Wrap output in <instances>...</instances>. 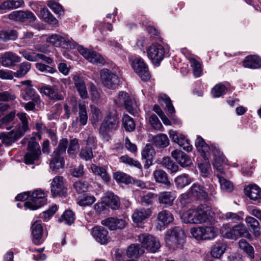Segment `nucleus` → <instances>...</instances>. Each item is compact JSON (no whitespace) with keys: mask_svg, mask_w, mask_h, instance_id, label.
Returning <instances> with one entry per match:
<instances>
[{"mask_svg":"<svg viewBox=\"0 0 261 261\" xmlns=\"http://www.w3.org/2000/svg\"><path fill=\"white\" fill-rule=\"evenodd\" d=\"M195 146L203 159L209 158L211 152L214 156L213 165L221 174L224 173L223 168V164L225 163L226 159L223 153L216 146L210 147L200 136L197 137L195 141Z\"/></svg>","mask_w":261,"mask_h":261,"instance_id":"obj_1","label":"nucleus"},{"mask_svg":"<svg viewBox=\"0 0 261 261\" xmlns=\"http://www.w3.org/2000/svg\"><path fill=\"white\" fill-rule=\"evenodd\" d=\"M207 219V212L204 210L203 205L199 206L196 209H190L183 213L182 221L185 223L200 224Z\"/></svg>","mask_w":261,"mask_h":261,"instance_id":"obj_2","label":"nucleus"},{"mask_svg":"<svg viewBox=\"0 0 261 261\" xmlns=\"http://www.w3.org/2000/svg\"><path fill=\"white\" fill-rule=\"evenodd\" d=\"M221 232L224 238L232 240H237L242 237L247 239H250L251 237L246 226L242 224L236 225L232 227L225 225L221 229Z\"/></svg>","mask_w":261,"mask_h":261,"instance_id":"obj_3","label":"nucleus"},{"mask_svg":"<svg viewBox=\"0 0 261 261\" xmlns=\"http://www.w3.org/2000/svg\"><path fill=\"white\" fill-rule=\"evenodd\" d=\"M185 237V233L182 228L174 226L167 231L165 239L167 245L174 249L179 247Z\"/></svg>","mask_w":261,"mask_h":261,"instance_id":"obj_4","label":"nucleus"},{"mask_svg":"<svg viewBox=\"0 0 261 261\" xmlns=\"http://www.w3.org/2000/svg\"><path fill=\"white\" fill-rule=\"evenodd\" d=\"M118 114L115 110L110 111L101 123L99 128V133L103 136L108 135V132L115 130L119 127Z\"/></svg>","mask_w":261,"mask_h":261,"instance_id":"obj_5","label":"nucleus"},{"mask_svg":"<svg viewBox=\"0 0 261 261\" xmlns=\"http://www.w3.org/2000/svg\"><path fill=\"white\" fill-rule=\"evenodd\" d=\"M45 193L41 190H36L31 193L30 199L26 201L24 206L31 210H35L45 204Z\"/></svg>","mask_w":261,"mask_h":261,"instance_id":"obj_6","label":"nucleus"},{"mask_svg":"<svg viewBox=\"0 0 261 261\" xmlns=\"http://www.w3.org/2000/svg\"><path fill=\"white\" fill-rule=\"evenodd\" d=\"M138 240L142 247L152 253L156 252L161 247L159 240L149 234L143 233L139 235Z\"/></svg>","mask_w":261,"mask_h":261,"instance_id":"obj_7","label":"nucleus"},{"mask_svg":"<svg viewBox=\"0 0 261 261\" xmlns=\"http://www.w3.org/2000/svg\"><path fill=\"white\" fill-rule=\"evenodd\" d=\"M147 56L152 63L159 65L165 56L164 47L158 43L152 44L147 49Z\"/></svg>","mask_w":261,"mask_h":261,"instance_id":"obj_8","label":"nucleus"},{"mask_svg":"<svg viewBox=\"0 0 261 261\" xmlns=\"http://www.w3.org/2000/svg\"><path fill=\"white\" fill-rule=\"evenodd\" d=\"M77 50L80 54L90 62L98 66H103L106 61L104 58L96 51L79 46Z\"/></svg>","mask_w":261,"mask_h":261,"instance_id":"obj_9","label":"nucleus"},{"mask_svg":"<svg viewBox=\"0 0 261 261\" xmlns=\"http://www.w3.org/2000/svg\"><path fill=\"white\" fill-rule=\"evenodd\" d=\"M27 149L28 152L24 156L25 163L33 164L39 159L41 155L39 144L34 140H31L29 142Z\"/></svg>","mask_w":261,"mask_h":261,"instance_id":"obj_10","label":"nucleus"},{"mask_svg":"<svg viewBox=\"0 0 261 261\" xmlns=\"http://www.w3.org/2000/svg\"><path fill=\"white\" fill-rule=\"evenodd\" d=\"M132 66L135 72L143 81H147L150 77V74L147 65L143 59L137 57L134 59Z\"/></svg>","mask_w":261,"mask_h":261,"instance_id":"obj_11","label":"nucleus"},{"mask_svg":"<svg viewBox=\"0 0 261 261\" xmlns=\"http://www.w3.org/2000/svg\"><path fill=\"white\" fill-rule=\"evenodd\" d=\"M100 77L102 83L108 88L114 89L119 84L117 75L108 69L104 68L101 70Z\"/></svg>","mask_w":261,"mask_h":261,"instance_id":"obj_12","label":"nucleus"},{"mask_svg":"<svg viewBox=\"0 0 261 261\" xmlns=\"http://www.w3.org/2000/svg\"><path fill=\"white\" fill-rule=\"evenodd\" d=\"M115 102L119 106L124 105L128 113L134 115L136 112V108L129 94L125 92H120Z\"/></svg>","mask_w":261,"mask_h":261,"instance_id":"obj_13","label":"nucleus"},{"mask_svg":"<svg viewBox=\"0 0 261 261\" xmlns=\"http://www.w3.org/2000/svg\"><path fill=\"white\" fill-rule=\"evenodd\" d=\"M51 192L54 196H65L67 189L62 176H56L51 184Z\"/></svg>","mask_w":261,"mask_h":261,"instance_id":"obj_14","label":"nucleus"},{"mask_svg":"<svg viewBox=\"0 0 261 261\" xmlns=\"http://www.w3.org/2000/svg\"><path fill=\"white\" fill-rule=\"evenodd\" d=\"M8 18L11 20L22 22H33L36 20V17L34 14L29 11H14L8 15Z\"/></svg>","mask_w":261,"mask_h":261,"instance_id":"obj_15","label":"nucleus"},{"mask_svg":"<svg viewBox=\"0 0 261 261\" xmlns=\"http://www.w3.org/2000/svg\"><path fill=\"white\" fill-rule=\"evenodd\" d=\"M152 212L149 208H138L135 210L133 215V221L139 226V224L148 218L151 215Z\"/></svg>","mask_w":261,"mask_h":261,"instance_id":"obj_16","label":"nucleus"},{"mask_svg":"<svg viewBox=\"0 0 261 261\" xmlns=\"http://www.w3.org/2000/svg\"><path fill=\"white\" fill-rule=\"evenodd\" d=\"M46 41L55 47L61 46L65 48L71 47V43L67 39L57 34L48 36L46 38Z\"/></svg>","mask_w":261,"mask_h":261,"instance_id":"obj_17","label":"nucleus"},{"mask_svg":"<svg viewBox=\"0 0 261 261\" xmlns=\"http://www.w3.org/2000/svg\"><path fill=\"white\" fill-rule=\"evenodd\" d=\"M172 156L182 167H187L192 164L190 157L181 150H175L171 152Z\"/></svg>","mask_w":261,"mask_h":261,"instance_id":"obj_18","label":"nucleus"},{"mask_svg":"<svg viewBox=\"0 0 261 261\" xmlns=\"http://www.w3.org/2000/svg\"><path fill=\"white\" fill-rule=\"evenodd\" d=\"M92 234L96 241L101 244L107 243L110 239L108 230L101 226L94 227L92 229Z\"/></svg>","mask_w":261,"mask_h":261,"instance_id":"obj_19","label":"nucleus"},{"mask_svg":"<svg viewBox=\"0 0 261 261\" xmlns=\"http://www.w3.org/2000/svg\"><path fill=\"white\" fill-rule=\"evenodd\" d=\"M72 79L81 97L83 99L87 98L88 94L83 77L76 74L73 75Z\"/></svg>","mask_w":261,"mask_h":261,"instance_id":"obj_20","label":"nucleus"},{"mask_svg":"<svg viewBox=\"0 0 261 261\" xmlns=\"http://www.w3.org/2000/svg\"><path fill=\"white\" fill-rule=\"evenodd\" d=\"M72 79L81 97L83 99L87 98L88 94L83 77L76 74L73 75Z\"/></svg>","mask_w":261,"mask_h":261,"instance_id":"obj_21","label":"nucleus"},{"mask_svg":"<svg viewBox=\"0 0 261 261\" xmlns=\"http://www.w3.org/2000/svg\"><path fill=\"white\" fill-rule=\"evenodd\" d=\"M72 79L81 97L83 99L87 98L88 94L83 77L76 74L73 75Z\"/></svg>","mask_w":261,"mask_h":261,"instance_id":"obj_22","label":"nucleus"},{"mask_svg":"<svg viewBox=\"0 0 261 261\" xmlns=\"http://www.w3.org/2000/svg\"><path fill=\"white\" fill-rule=\"evenodd\" d=\"M170 137L174 142L177 143L184 150L187 151L192 150V146L190 145L189 141L183 135L178 134L175 132L171 131Z\"/></svg>","mask_w":261,"mask_h":261,"instance_id":"obj_23","label":"nucleus"},{"mask_svg":"<svg viewBox=\"0 0 261 261\" xmlns=\"http://www.w3.org/2000/svg\"><path fill=\"white\" fill-rule=\"evenodd\" d=\"M40 91L51 99L55 101L62 100L64 99L63 95L58 92L55 87H51L48 85L43 86L40 88Z\"/></svg>","mask_w":261,"mask_h":261,"instance_id":"obj_24","label":"nucleus"},{"mask_svg":"<svg viewBox=\"0 0 261 261\" xmlns=\"http://www.w3.org/2000/svg\"><path fill=\"white\" fill-rule=\"evenodd\" d=\"M101 224L108 227L111 230L122 229L126 225V220L124 219L108 218L101 221Z\"/></svg>","mask_w":261,"mask_h":261,"instance_id":"obj_25","label":"nucleus"},{"mask_svg":"<svg viewBox=\"0 0 261 261\" xmlns=\"http://www.w3.org/2000/svg\"><path fill=\"white\" fill-rule=\"evenodd\" d=\"M33 241L36 245L41 244L42 241L43 227L40 220H36L33 222L31 227Z\"/></svg>","mask_w":261,"mask_h":261,"instance_id":"obj_26","label":"nucleus"},{"mask_svg":"<svg viewBox=\"0 0 261 261\" xmlns=\"http://www.w3.org/2000/svg\"><path fill=\"white\" fill-rule=\"evenodd\" d=\"M22 136L23 135L20 134L16 129H14L9 133L0 134V140L2 141L3 144L10 145L16 141Z\"/></svg>","mask_w":261,"mask_h":261,"instance_id":"obj_27","label":"nucleus"},{"mask_svg":"<svg viewBox=\"0 0 261 261\" xmlns=\"http://www.w3.org/2000/svg\"><path fill=\"white\" fill-rule=\"evenodd\" d=\"M79 116L75 120L72 122V124L75 126L79 125V126H85L88 121V114L86 110V106L83 103L79 104Z\"/></svg>","mask_w":261,"mask_h":261,"instance_id":"obj_28","label":"nucleus"},{"mask_svg":"<svg viewBox=\"0 0 261 261\" xmlns=\"http://www.w3.org/2000/svg\"><path fill=\"white\" fill-rule=\"evenodd\" d=\"M189 193L191 197L199 199H206L208 197L207 192L202 186L199 184H194L189 189Z\"/></svg>","mask_w":261,"mask_h":261,"instance_id":"obj_29","label":"nucleus"},{"mask_svg":"<svg viewBox=\"0 0 261 261\" xmlns=\"http://www.w3.org/2000/svg\"><path fill=\"white\" fill-rule=\"evenodd\" d=\"M20 61V57L12 52L6 53L1 58L2 65L7 67L14 66Z\"/></svg>","mask_w":261,"mask_h":261,"instance_id":"obj_30","label":"nucleus"},{"mask_svg":"<svg viewBox=\"0 0 261 261\" xmlns=\"http://www.w3.org/2000/svg\"><path fill=\"white\" fill-rule=\"evenodd\" d=\"M155 152L151 145L147 144L142 151V158L146 160L144 168H148L152 164L153 156Z\"/></svg>","mask_w":261,"mask_h":261,"instance_id":"obj_31","label":"nucleus"},{"mask_svg":"<svg viewBox=\"0 0 261 261\" xmlns=\"http://www.w3.org/2000/svg\"><path fill=\"white\" fill-rule=\"evenodd\" d=\"M103 202L113 210L119 208L120 202L118 197L112 192H107L103 198Z\"/></svg>","mask_w":261,"mask_h":261,"instance_id":"obj_32","label":"nucleus"},{"mask_svg":"<svg viewBox=\"0 0 261 261\" xmlns=\"http://www.w3.org/2000/svg\"><path fill=\"white\" fill-rule=\"evenodd\" d=\"M22 97L26 101L33 100L37 103H41L40 96L35 92L31 85L27 86L22 93Z\"/></svg>","mask_w":261,"mask_h":261,"instance_id":"obj_33","label":"nucleus"},{"mask_svg":"<svg viewBox=\"0 0 261 261\" xmlns=\"http://www.w3.org/2000/svg\"><path fill=\"white\" fill-rule=\"evenodd\" d=\"M176 198V194L173 191H164L161 192L159 195V201L161 204L171 206Z\"/></svg>","mask_w":261,"mask_h":261,"instance_id":"obj_34","label":"nucleus"},{"mask_svg":"<svg viewBox=\"0 0 261 261\" xmlns=\"http://www.w3.org/2000/svg\"><path fill=\"white\" fill-rule=\"evenodd\" d=\"M243 66L248 68H258L261 67V59L255 55L246 57L243 62Z\"/></svg>","mask_w":261,"mask_h":261,"instance_id":"obj_35","label":"nucleus"},{"mask_svg":"<svg viewBox=\"0 0 261 261\" xmlns=\"http://www.w3.org/2000/svg\"><path fill=\"white\" fill-rule=\"evenodd\" d=\"M16 115L20 121L16 130L23 136L29 130V117L27 116L26 113L23 112L18 113Z\"/></svg>","mask_w":261,"mask_h":261,"instance_id":"obj_36","label":"nucleus"},{"mask_svg":"<svg viewBox=\"0 0 261 261\" xmlns=\"http://www.w3.org/2000/svg\"><path fill=\"white\" fill-rule=\"evenodd\" d=\"M153 176L156 182L164 184L167 187L171 185V182L168 179V175L164 171L156 170L153 172Z\"/></svg>","mask_w":261,"mask_h":261,"instance_id":"obj_37","label":"nucleus"},{"mask_svg":"<svg viewBox=\"0 0 261 261\" xmlns=\"http://www.w3.org/2000/svg\"><path fill=\"white\" fill-rule=\"evenodd\" d=\"M245 194L251 199L255 200L261 198L260 189L255 185L248 186L245 189Z\"/></svg>","mask_w":261,"mask_h":261,"instance_id":"obj_38","label":"nucleus"},{"mask_svg":"<svg viewBox=\"0 0 261 261\" xmlns=\"http://www.w3.org/2000/svg\"><path fill=\"white\" fill-rule=\"evenodd\" d=\"M16 111L14 110L11 111L4 117L0 119V128L3 129L5 128L7 130H9L12 128L13 125L11 122L14 119Z\"/></svg>","mask_w":261,"mask_h":261,"instance_id":"obj_39","label":"nucleus"},{"mask_svg":"<svg viewBox=\"0 0 261 261\" xmlns=\"http://www.w3.org/2000/svg\"><path fill=\"white\" fill-rule=\"evenodd\" d=\"M226 248V245L225 244L221 242L217 243L211 249V255L214 257L219 258L224 253Z\"/></svg>","mask_w":261,"mask_h":261,"instance_id":"obj_40","label":"nucleus"},{"mask_svg":"<svg viewBox=\"0 0 261 261\" xmlns=\"http://www.w3.org/2000/svg\"><path fill=\"white\" fill-rule=\"evenodd\" d=\"M158 220L161 224L166 225L172 222L174 220V218L170 212L167 210H164L159 213Z\"/></svg>","mask_w":261,"mask_h":261,"instance_id":"obj_41","label":"nucleus"},{"mask_svg":"<svg viewBox=\"0 0 261 261\" xmlns=\"http://www.w3.org/2000/svg\"><path fill=\"white\" fill-rule=\"evenodd\" d=\"M64 165V159L62 156L53 155L50 161V168L53 171H57L59 169L63 168Z\"/></svg>","mask_w":261,"mask_h":261,"instance_id":"obj_42","label":"nucleus"},{"mask_svg":"<svg viewBox=\"0 0 261 261\" xmlns=\"http://www.w3.org/2000/svg\"><path fill=\"white\" fill-rule=\"evenodd\" d=\"M152 142L154 145L159 147H165L169 144V139L167 135L163 134L154 136Z\"/></svg>","mask_w":261,"mask_h":261,"instance_id":"obj_43","label":"nucleus"},{"mask_svg":"<svg viewBox=\"0 0 261 261\" xmlns=\"http://www.w3.org/2000/svg\"><path fill=\"white\" fill-rule=\"evenodd\" d=\"M174 181L177 188H183L189 185L192 180L188 174L184 173L176 177Z\"/></svg>","mask_w":261,"mask_h":261,"instance_id":"obj_44","label":"nucleus"},{"mask_svg":"<svg viewBox=\"0 0 261 261\" xmlns=\"http://www.w3.org/2000/svg\"><path fill=\"white\" fill-rule=\"evenodd\" d=\"M217 176L219 179L222 190L226 192H230L233 190V185L231 181L226 179L220 174H217Z\"/></svg>","mask_w":261,"mask_h":261,"instance_id":"obj_45","label":"nucleus"},{"mask_svg":"<svg viewBox=\"0 0 261 261\" xmlns=\"http://www.w3.org/2000/svg\"><path fill=\"white\" fill-rule=\"evenodd\" d=\"M23 4L22 0H8L0 6V9L1 10L16 9L20 7Z\"/></svg>","mask_w":261,"mask_h":261,"instance_id":"obj_46","label":"nucleus"},{"mask_svg":"<svg viewBox=\"0 0 261 261\" xmlns=\"http://www.w3.org/2000/svg\"><path fill=\"white\" fill-rule=\"evenodd\" d=\"M246 222L248 225L253 230L254 235L258 237L260 236L259 232V224L258 221L254 218L252 217H247Z\"/></svg>","mask_w":261,"mask_h":261,"instance_id":"obj_47","label":"nucleus"},{"mask_svg":"<svg viewBox=\"0 0 261 261\" xmlns=\"http://www.w3.org/2000/svg\"><path fill=\"white\" fill-rule=\"evenodd\" d=\"M143 250L140 247V245L134 244L130 245L127 248L126 254L129 257H137L140 254L143 253Z\"/></svg>","mask_w":261,"mask_h":261,"instance_id":"obj_48","label":"nucleus"},{"mask_svg":"<svg viewBox=\"0 0 261 261\" xmlns=\"http://www.w3.org/2000/svg\"><path fill=\"white\" fill-rule=\"evenodd\" d=\"M31 64L28 62H23L19 66L16 72H14L15 77L20 78L24 76L31 69Z\"/></svg>","mask_w":261,"mask_h":261,"instance_id":"obj_49","label":"nucleus"},{"mask_svg":"<svg viewBox=\"0 0 261 261\" xmlns=\"http://www.w3.org/2000/svg\"><path fill=\"white\" fill-rule=\"evenodd\" d=\"M91 111L90 115L92 123H96L99 121L102 118V114L101 110L95 106L92 105L90 107Z\"/></svg>","mask_w":261,"mask_h":261,"instance_id":"obj_50","label":"nucleus"},{"mask_svg":"<svg viewBox=\"0 0 261 261\" xmlns=\"http://www.w3.org/2000/svg\"><path fill=\"white\" fill-rule=\"evenodd\" d=\"M68 140L66 138H63L60 141L58 147L53 152V155H58L62 156V155L65 153L67 145Z\"/></svg>","mask_w":261,"mask_h":261,"instance_id":"obj_51","label":"nucleus"},{"mask_svg":"<svg viewBox=\"0 0 261 261\" xmlns=\"http://www.w3.org/2000/svg\"><path fill=\"white\" fill-rule=\"evenodd\" d=\"M17 37V33L15 30H8L0 31V40L3 41L15 40Z\"/></svg>","mask_w":261,"mask_h":261,"instance_id":"obj_52","label":"nucleus"},{"mask_svg":"<svg viewBox=\"0 0 261 261\" xmlns=\"http://www.w3.org/2000/svg\"><path fill=\"white\" fill-rule=\"evenodd\" d=\"M122 123L125 130L128 132H132L135 128V123L133 119L127 114L123 115Z\"/></svg>","mask_w":261,"mask_h":261,"instance_id":"obj_53","label":"nucleus"},{"mask_svg":"<svg viewBox=\"0 0 261 261\" xmlns=\"http://www.w3.org/2000/svg\"><path fill=\"white\" fill-rule=\"evenodd\" d=\"M91 169L92 172L99 176H100L103 180L108 181L109 180V177L105 168L97 166L95 165H91Z\"/></svg>","mask_w":261,"mask_h":261,"instance_id":"obj_54","label":"nucleus"},{"mask_svg":"<svg viewBox=\"0 0 261 261\" xmlns=\"http://www.w3.org/2000/svg\"><path fill=\"white\" fill-rule=\"evenodd\" d=\"M239 248L243 250L247 254L249 255L251 258L254 257V249L248 243V242L244 239H241L239 242Z\"/></svg>","mask_w":261,"mask_h":261,"instance_id":"obj_55","label":"nucleus"},{"mask_svg":"<svg viewBox=\"0 0 261 261\" xmlns=\"http://www.w3.org/2000/svg\"><path fill=\"white\" fill-rule=\"evenodd\" d=\"M75 219L74 215L70 210L66 211L62 215L61 218L59 219L60 222H64L65 224L71 225L73 223Z\"/></svg>","mask_w":261,"mask_h":261,"instance_id":"obj_56","label":"nucleus"},{"mask_svg":"<svg viewBox=\"0 0 261 261\" xmlns=\"http://www.w3.org/2000/svg\"><path fill=\"white\" fill-rule=\"evenodd\" d=\"M114 178L119 182L128 184L132 181V177L123 172H117L114 173Z\"/></svg>","mask_w":261,"mask_h":261,"instance_id":"obj_57","label":"nucleus"},{"mask_svg":"<svg viewBox=\"0 0 261 261\" xmlns=\"http://www.w3.org/2000/svg\"><path fill=\"white\" fill-rule=\"evenodd\" d=\"M161 163L171 172H176L178 170V166L173 162L169 157L164 158Z\"/></svg>","mask_w":261,"mask_h":261,"instance_id":"obj_58","label":"nucleus"},{"mask_svg":"<svg viewBox=\"0 0 261 261\" xmlns=\"http://www.w3.org/2000/svg\"><path fill=\"white\" fill-rule=\"evenodd\" d=\"M73 186L77 193H82L87 191L89 185L86 181L80 180L75 181Z\"/></svg>","mask_w":261,"mask_h":261,"instance_id":"obj_59","label":"nucleus"},{"mask_svg":"<svg viewBox=\"0 0 261 261\" xmlns=\"http://www.w3.org/2000/svg\"><path fill=\"white\" fill-rule=\"evenodd\" d=\"M191 66L193 69V74L195 77H199L202 73V68L200 63L194 58L190 59Z\"/></svg>","mask_w":261,"mask_h":261,"instance_id":"obj_60","label":"nucleus"},{"mask_svg":"<svg viewBox=\"0 0 261 261\" xmlns=\"http://www.w3.org/2000/svg\"><path fill=\"white\" fill-rule=\"evenodd\" d=\"M208 158L204 159V163L198 164V167L200 169L201 174L203 177H207L211 173V166L209 163Z\"/></svg>","mask_w":261,"mask_h":261,"instance_id":"obj_61","label":"nucleus"},{"mask_svg":"<svg viewBox=\"0 0 261 261\" xmlns=\"http://www.w3.org/2000/svg\"><path fill=\"white\" fill-rule=\"evenodd\" d=\"M203 240L212 239L216 236V232L215 228L212 226L203 227Z\"/></svg>","mask_w":261,"mask_h":261,"instance_id":"obj_62","label":"nucleus"},{"mask_svg":"<svg viewBox=\"0 0 261 261\" xmlns=\"http://www.w3.org/2000/svg\"><path fill=\"white\" fill-rule=\"evenodd\" d=\"M121 161L128 165L134 166L139 169H142L141 164L137 160L129 157L127 155H124L120 158Z\"/></svg>","mask_w":261,"mask_h":261,"instance_id":"obj_63","label":"nucleus"},{"mask_svg":"<svg viewBox=\"0 0 261 261\" xmlns=\"http://www.w3.org/2000/svg\"><path fill=\"white\" fill-rule=\"evenodd\" d=\"M80 156L86 161L91 160L93 157L92 147L86 146L85 148L82 149L80 153Z\"/></svg>","mask_w":261,"mask_h":261,"instance_id":"obj_64","label":"nucleus"}]
</instances>
